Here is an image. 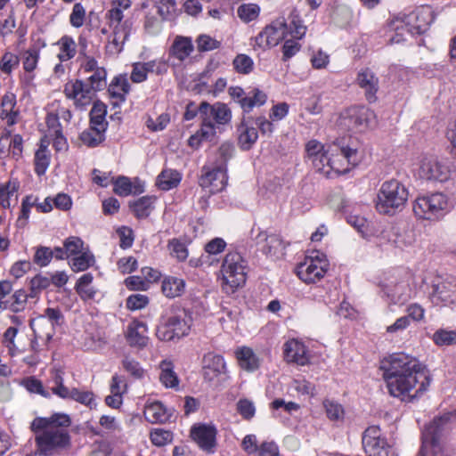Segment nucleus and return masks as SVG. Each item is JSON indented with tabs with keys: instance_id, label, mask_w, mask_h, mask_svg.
I'll list each match as a JSON object with an SVG mask.
<instances>
[{
	"instance_id": "e433bc0d",
	"label": "nucleus",
	"mask_w": 456,
	"mask_h": 456,
	"mask_svg": "<svg viewBox=\"0 0 456 456\" xmlns=\"http://www.w3.org/2000/svg\"><path fill=\"white\" fill-rule=\"evenodd\" d=\"M160 382L167 388H175L178 387L179 379L174 370V365L171 362L163 361L160 365Z\"/></svg>"
},
{
	"instance_id": "79ce46f5",
	"label": "nucleus",
	"mask_w": 456,
	"mask_h": 456,
	"mask_svg": "<svg viewBox=\"0 0 456 456\" xmlns=\"http://www.w3.org/2000/svg\"><path fill=\"white\" fill-rule=\"evenodd\" d=\"M170 323L172 324L176 338H180L189 334L191 330V319L185 314H183V316H171Z\"/></svg>"
},
{
	"instance_id": "f3484780",
	"label": "nucleus",
	"mask_w": 456,
	"mask_h": 456,
	"mask_svg": "<svg viewBox=\"0 0 456 456\" xmlns=\"http://www.w3.org/2000/svg\"><path fill=\"white\" fill-rule=\"evenodd\" d=\"M283 357L288 363L305 366L310 362V354L305 344L296 338L288 340L283 345Z\"/></svg>"
},
{
	"instance_id": "0e129e2a",
	"label": "nucleus",
	"mask_w": 456,
	"mask_h": 456,
	"mask_svg": "<svg viewBox=\"0 0 456 456\" xmlns=\"http://www.w3.org/2000/svg\"><path fill=\"white\" fill-rule=\"evenodd\" d=\"M156 336L162 341H170L176 338L170 323V317L158 326Z\"/></svg>"
},
{
	"instance_id": "13d9d810",
	"label": "nucleus",
	"mask_w": 456,
	"mask_h": 456,
	"mask_svg": "<svg viewBox=\"0 0 456 456\" xmlns=\"http://www.w3.org/2000/svg\"><path fill=\"white\" fill-rule=\"evenodd\" d=\"M151 440L156 446H164L173 440V434L163 428H155L151 432Z\"/></svg>"
},
{
	"instance_id": "b1692460",
	"label": "nucleus",
	"mask_w": 456,
	"mask_h": 456,
	"mask_svg": "<svg viewBox=\"0 0 456 456\" xmlns=\"http://www.w3.org/2000/svg\"><path fill=\"white\" fill-rule=\"evenodd\" d=\"M30 326L35 334V340L31 342V347L35 349L37 340H41L45 344L48 343L54 334V327L49 319L45 316H38L32 320Z\"/></svg>"
},
{
	"instance_id": "c03bdc74",
	"label": "nucleus",
	"mask_w": 456,
	"mask_h": 456,
	"mask_svg": "<svg viewBox=\"0 0 456 456\" xmlns=\"http://www.w3.org/2000/svg\"><path fill=\"white\" fill-rule=\"evenodd\" d=\"M153 202V198L142 197L131 204V208L138 218H144L150 215L152 209Z\"/></svg>"
},
{
	"instance_id": "0eeeda50",
	"label": "nucleus",
	"mask_w": 456,
	"mask_h": 456,
	"mask_svg": "<svg viewBox=\"0 0 456 456\" xmlns=\"http://www.w3.org/2000/svg\"><path fill=\"white\" fill-rule=\"evenodd\" d=\"M130 5V0L111 1V8L108 12L110 25L113 27L112 39L108 45L110 52L119 53L129 36V28L125 23H121V20L124 17L123 12Z\"/></svg>"
},
{
	"instance_id": "393cba45",
	"label": "nucleus",
	"mask_w": 456,
	"mask_h": 456,
	"mask_svg": "<svg viewBox=\"0 0 456 456\" xmlns=\"http://www.w3.org/2000/svg\"><path fill=\"white\" fill-rule=\"evenodd\" d=\"M0 118L7 126H13L20 119V110L16 107V96L12 93H7L2 97Z\"/></svg>"
},
{
	"instance_id": "20e7f679",
	"label": "nucleus",
	"mask_w": 456,
	"mask_h": 456,
	"mask_svg": "<svg viewBox=\"0 0 456 456\" xmlns=\"http://www.w3.org/2000/svg\"><path fill=\"white\" fill-rule=\"evenodd\" d=\"M453 417L452 413H445L426 427L422 436L421 456L453 455V448L449 441Z\"/></svg>"
},
{
	"instance_id": "cd10ccee",
	"label": "nucleus",
	"mask_w": 456,
	"mask_h": 456,
	"mask_svg": "<svg viewBox=\"0 0 456 456\" xmlns=\"http://www.w3.org/2000/svg\"><path fill=\"white\" fill-rule=\"evenodd\" d=\"M20 183L17 180L0 182V206L9 208L17 204Z\"/></svg>"
},
{
	"instance_id": "a18cd8bd",
	"label": "nucleus",
	"mask_w": 456,
	"mask_h": 456,
	"mask_svg": "<svg viewBox=\"0 0 456 456\" xmlns=\"http://www.w3.org/2000/svg\"><path fill=\"white\" fill-rule=\"evenodd\" d=\"M122 367L134 379H142L145 373L139 362L131 356H125L121 362Z\"/></svg>"
},
{
	"instance_id": "09e8293b",
	"label": "nucleus",
	"mask_w": 456,
	"mask_h": 456,
	"mask_svg": "<svg viewBox=\"0 0 456 456\" xmlns=\"http://www.w3.org/2000/svg\"><path fill=\"white\" fill-rule=\"evenodd\" d=\"M63 247L66 257L76 256L88 248V247H85L84 241L79 237L76 236L67 238L63 242Z\"/></svg>"
},
{
	"instance_id": "f257e3e1",
	"label": "nucleus",
	"mask_w": 456,
	"mask_h": 456,
	"mask_svg": "<svg viewBox=\"0 0 456 456\" xmlns=\"http://www.w3.org/2000/svg\"><path fill=\"white\" fill-rule=\"evenodd\" d=\"M383 376L391 395L411 402L423 395L431 384L425 366L403 353L394 354L381 362Z\"/></svg>"
},
{
	"instance_id": "a19ab883",
	"label": "nucleus",
	"mask_w": 456,
	"mask_h": 456,
	"mask_svg": "<svg viewBox=\"0 0 456 456\" xmlns=\"http://www.w3.org/2000/svg\"><path fill=\"white\" fill-rule=\"evenodd\" d=\"M433 342L440 346H451L456 345V330L438 329L432 336Z\"/></svg>"
},
{
	"instance_id": "5fc2aeb1",
	"label": "nucleus",
	"mask_w": 456,
	"mask_h": 456,
	"mask_svg": "<svg viewBox=\"0 0 456 456\" xmlns=\"http://www.w3.org/2000/svg\"><path fill=\"white\" fill-rule=\"evenodd\" d=\"M201 118V126L197 133L204 141H213L216 136L218 126H216L213 121L209 120V118H205L204 117Z\"/></svg>"
},
{
	"instance_id": "3c124183",
	"label": "nucleus",
	"mask_w": 456,
	"mask_h": 456,
	"mask_svg": "<svg viewBox=\"0 0 456 456\" xmlns=\"http://www.w3.org/2000/svg\"><path fill=\"white\" fill-rule=\"evenodd\" d=\"M106 70L104 68L97 69L94 72H92V74L87 78V84L90 88L93 89V92L95 94L97 91L102 90L106 84Z\"/></svg>"
},
{
	"instance_id": "052dcab7",
	"label": "nucleus",
	"mask_w": 456,
	"mask_h": 456,
	"mask_svg": "<svg viewBox=\"0 0 456 456\" xmlns=\"http://www.w3.org/2000/svg\"><path fill=\"white\" fill-rule=\"evenodd\" d=\"M114 191L120 196H127L132 192L141 191V190H133V185L127 177H118L114 182Z\"/></svg>"
},
{
	"instance_id": "aec40b11",
	"label": "nucleus",
	"mask_w": 456,
	"mask_h": 456,
	"mask_svg": "<svg viewBox=\"0 0 456 456\" xmlns=\"http://www.w3.org/2000/svg\"><path fill=\"white\" fill-rule=\"evenodd\" d=\"M200 179V184L208 189L210 193H216L224 190L227 183L226 172L222 167H215L212 170H206Z\"/></svg>"
},
{
	"instance_id": "6e6552de",
	"label": "nucleus",
	"mask_w": 456,
	"mask_h": 456,
	"mask_svg": "<svg viewBox=\"0 0 456 456\" xmlns=\"http://www.w3.org/2000/svg\"><path fill=\"white\" fill-rule=\"evenodd\" d=\"M376 124L373 110L361 106L351 107L343 111L337 120V125L346 131L362 132Z\"/></svg>"
},
{
	"instance_id": "338daca9",
	"label": "nucleus",
	"mask_w": 456,
	"mask_h": 456,
	"mask_svg": "<svg viewBox=\"0 0 456 456\" xmlns=\"http://www.w3.org/2000/svg\"><path fill=\"white\" fill-rule=\"evenodd\" d=\"M196 43L197 48L200 52L212 51L217 49L220 45L217 40L205 34L199 36Z\"/></svg>"
},
{
	"instance_id": "e2e57ef3",
	"label": "nucleus",
	"mask_w": 456,
	"mask_h": 456,
	"mask_svg": "<svg viewBox=\"0 0 456 456\" xmlns=\"http://www.w3.org/2000/svg\"><path fill=\"white\" fill-rule=\"evenodd\" d=\"M39 60V51L37 49H28L23 53V68L26 71L31 72L33 71L37 66Z\"/></svg>"
},
{
	"instance_id": "9b49d317",
	"label": "nucleus",
	"mask_w": 456,
	"mask_h": 456,
	"mask_svg": "<svg viewBox=\"0 0 456 456\" xmlns=\"http://www.w3.org/2000/svg\"><path fill=\"white\" fill-rule=\"evenodd\" d=\"M362 445L368 456H394L391 446L376 426L370 427L364 431Z\"/></svg>"
},
{
	"instance_id": "72a5a7b5",
	"label": "nucleus",
	"mask_w": 456,
	"mask_h": 456,
	"mask_svg": "<svg viewBox=\"0 0 456 456\" xmlns=\"http://www.w3.org/2000/svg\"><path fill=\"white\" fill-rule=\"evenodd\" d=\"M185 289V281L177 277L168 276L162 281L161 289L163 294L169 298L180 297Z\"/></svg>"
},
{
	"instance_id": "f03ea898",
	"label": "nucleus",
	"mask_w": 456,
	"mask_h": 456,
	"mask_svg": "<svg viewBox=\"0 0 456 456\" xmlns=\"http://www.w3.org/2000/svg\"><path fill=\"white\" fill-rule=\"evenodd\" d=\"M306 157L315 170L326 176L332 172L345 174L359 165L364 157L359 142L354 140H338L324 146L316 140L305 145Z\"/></svg>"
},
{
	"instance_id": "1a4fd4ad",
	"label": "nucleus",
	"mask_w": 456,
	"mask_h": 456,
	"mask_svg": "<svg viewBox=\"0 0 456 456\" xmlns=\"http://www.w3.org/2000/svg\"><path fill=\"white\" fill-rule=\"evenodd\" d=\"M450 208L449 198L442 192H436L419 197L413 205V211L417 216L431 220L442 216Z\"/></svg>"
},
{
	"instance_id": "7ed1b4c3",
	"label": "nucleus",
	"mask_w": 456,
	"mask_h": 456,
	"mask_svg": "<svg viewBox=\"0 0 456 456\" xmlns=\"http://www.w3.org/2000/svg\"><path fill=\"white\" fill-rule=\"evenodd\" d=\"M71 420L69 415L55 413L50 418H37L31 423V429L41 434L37 435L36 441L38 449L46 453L53 448H65L69 445V436L64 429L70 425Z\"/></svg>"
},
{
	"instance_id": "774afa93",
	"label": "nucleus",
	"mask_w": 456,
	"mask_h": 456,
	"mask_svg": "<svg viewBox=\"0 0 456 456\" xmlns=\"http://www.w3.org/2000/svg\"><path fill=\"white\" fill-rule=\"evenodd\" d=\"M53 256V251L47 247H39L34 256V261L39 266H46Z\"/></svg>"
},
{
	"instance_id": "412c9836",
	"label": "nucleus",
	"mask_w": 456,
	"mask_h": 456,
	"mask_svg": "<svg viewBox=\"0 0 456 456\" xmlns=\"http://www.w3.org/2000/svg\"><path fill=\"white\" fill-rule=\"evenodd\" d=\"M23 151V140L20 134H12L10 132L4 133L0 137V156L2 158L11 157L19 159Z\"/></svg>"
},
{
	"instance_id": "4be33fe9",
	"label": "nucleus",
	"mask_w": 456,
	"mask_h": 456,
	"mask_svg": "<svg viewBox=\"0 0 456 456\" xmlns=\"http://www.w3.org/2000/svg\"><path fill=\"white\" fill-rule=\"evenodd\" d=\"M192 439L205 451H210L216 444V429L210 425L194 426L191 430Z\"/></svg>"
},
{
	"instance_id": "39448f33",
	"label": "nucleus",
	"mask_w": 456,
	"mask_h": 456,
	"mask_svg": "<svg viewBox=\"0 0 456 456\" xmlns=\"http://www.w3.org/2000/svg\"><path fill=\"white\" fill-rule=\"evenodd\" d=\"M408 190L395 179L384 182L378 193L375 207L379 213L394 215L401 211L408 200Z\"/></svg>"
},
{
	"instance_id": "4c0bfd02",
	"label": "nucleus",
	"mask_w": 456,
	"mask_h": 456,
	"mask_svg": "<svg viewBox=\"0 0 456 456\" xmlns=\"http://www.w3.org/2000/svg\"><path fill=\"white\" fill-rule=\"evenodd\" d=\"M248 96L240 100V105L245 111H250L254 107H259L266 102V94L258 88H254Z\"/></svg>"
},
{
	"instance_id": "69168bd1",
	"label": "nucleus",
	"mask_w": 456,
	"mask_h": 456,
	"mask_svg": "<svg viewBox=\"0 0 456 456\" xmlns=\"http://www.w3.org/2000/svg\"><path fill=\"white\" fill-rule=\"evenodd\" d=\"M237 411L245 419H250L256 413L254 403L248 399H240L236 405Z\"/></svg>"
},
{
	"instance_id": "423d86ee",
	"label": "nucleus",
	"mask_w": 456,
	"mask_h": 456,
	"mask_svg": "<svg viewBox=\"0 0 456 456\" xmlns=\"http://www.w3.org/2000/svg\"><path fill=\"white\" fill-rule=\"evenodd\" d=\"M247 280L246 262L237 252L228 253L221 267V288L228 294H233L242 288Z\"/></svg>"
},
{
	"instance_id": "bf43d9fd",
	"label": "nucleus",
	"mask_w": 456,
	"mask_h": 456,
	"mask_svg": "<svg viewBox=\"0 0 456 456\" xmlns=\"http://www.w3.org/2000/svg\"><path fill=\"white\" fill-rule=\"evenodd\" d=\"M168 250L173 257L178 261H184L188 257V250L183 243L178 240H172L168 242Z\"/></svg>"
},
{
	"instance_id": "603ef678",
	"label": "nucleus",
	"mask_w": 456,
	"mask_h": 456,
	"mask_svg": "<svg viewBox=\"0 0 456 456\" xmlns=\"http://www.w3.org/2000/svg\"><path fill=\"white\" fill-rule=\"evenodd\" d=\"M104 132L105 131H98L90 126L89 129L82 132L80 139L84 144L94 147L98 145L103 140Z\"/></svg>"
},
{
	"instance_id": "58836bf2",
	"label": "nucleus",
	"mask_w": 456,
	"mask_h": 456,
	"mask_svg": "<svg viewBox=\"0 0 456 456\" xmlns=\"http://www.w3.org/2000/svg\"><path fill=\"white\" fill-rule=\"evenodd\" d=\"M129 91V83L126 77H116L109 86L108 92L112 98L119 102L125 101V96Z\"/></svg>"
},
{
	"instance_id": "c756f323",
	"label": "nucleus",
	"mask_w": 456,
	"mask_h": 456,
	"mask_svg": "<svg viewBox=\"0 0 456 456\" xmlns=\"http://www.w3.org/2000/svg\"><path fill=\"white\" fill-rule=\"evenodd\" d=\"M53 50L59 61H67L76 55L77 45L71 37L65 36L53 45Z\"/></svg>"
},
{
	"instance_id": "c9c22d12",
	"label": "nucleus",
	"mask_w": 456,
	"mask_h": 456,
	"mask_svg": "<svg viewBox=\"0 0 456 456\" xmlns=\"http://www.w3.org/2000/svg\"><path fill=\"white\" fill-rule=\"evenodd\" d=\"M180 173L174 169L163 170L157 178V185L163 191H168L176 187L181 182Z\"/></svg>"
},
{
	"instance_id": "7c9ffc66",
	"label": "nucleus",
	"mask_w": 456,
	"mask_h": 456,
	"mask_svg": "<svg viewBox=\"0 0 456 456\" xmlns=\"http://www.w3.org/2000/svg\"><path fill=\"white\" fill-rule=\"evenodd\" d=\"M258 138L256 127L251 126L246 120H242L238 126V142L242 150H249Z\"/></svg>"
},
{
	"instance_id": "2eb2a0df",
	"label": "nucleus",
	"mask_w": 456,
	"mask_h": 456,
	"mask_svg": "<svg viewBox=\"0 0 456 456\" xmlns=\"http://www.w3.org/2000/svg\"><path fill=\"white\" fill-rule=\"evenodd\" d=\"M287 35V25L283 20H277L266 26L256 37V45L261 48L276 46Z\"/></svg>"
},
{
	"instance_id": "864d4df0",
	"label": "nucleus",
	"mask_w": 456,
	"mask_h": 456,
	"mask_svg": "<svg viewBox=\"0 0 456 456\" xmlns=\"http://www.w3.org/2000/svg\"><path fill=\"white\" fill-rule=\"evenodd\" d=\"M19 57L12 52H5L0 59V70L5 74H11L19 65Z\"/></svg>"
},
{
	"instance_id": "473e14b6",
	"label": "nucleus",
	"mask_w": 456,
	"mask_h": 456,
	"mask_svg": "<svg viewBox=\"0 0 456 456\" xmlns=\"http://www.w3.org/2000/svg\"><path fill=\"white\" fill-rule=\"evenodd\" d=\"M193 51V45L190 37L178 36L173 42L170 54L179 61L185 60Z\"/></svg>"
},
{
	"instance_id": "5701e85b",
	"label": "nucleus",
	"mask_w": 456,
	"mask_h": 456,
	"mask_svg": "<svg viewBox=\"0 0 456 456\" xmlns=\"http://www.w3.org/2000/svg\"><path fill=\"white\" fill-rule=\"evenodd\" d=\"M257 243L262 244V251L271 257L279 258L284 255V242L277 235L260 232L257 236Z\"/></svg>"
},
{
	"instance_id": "6ab92c4d",
	"label": "nucleus",
	"mask_w": 456,
	"mask_h": 456,
	"mask_svg": "<svg viewBox=\"0 0 456 456\" xmlns=\"http://www.w3.org/2000/svg\"><path fill=\"white\" fill-rule=\"evenodd\" d=\"M226 372V363L221 355L208 353L202 360V375L205 380L211 382Z\"/></svg>"
},
{
	"instance_id": "f8f14e48",
	"label": "nucleus",
	"mask_w": 456,
	"mask_h": 456,
	"mask_svg": "<svg viewBox=\"0 0 456 456\" xmlns=\"http://www.w3.org/2000/svg\"><path fill=\"white\" fill-rule=\"evenodd\" d=\"M63 93L77 108L90 105L95 95L88 84L81 79L68 81L64 86Z\"/></svg>"
},
{
	"instance_id": "2f4dec72",
	"label": "nucleus",
	"mask_w": 456,
	"mask_h": 456,
	"mask_svg": "<svg viewBox=\"0 0 456 456\" xmlns=\"http://www.w3.org/2000/svg\"><path fill=\"white\" fill-rule=\"evenodd\" d=\"M144 417L151 423H163L169 419L167 410L160 402H152L145 405Z\"/></svg>"
},
{
	"instance_id": "ea45409f",
	"label": "nucleus",
	"mask_w": 456,
	"mask_h": 456,
	"mask_svg": "<svg viewBox=\"0 0 456 456\" xmlns=\"http://www.w3.org/2000/svg\"><path fill=\"white\" fill-rule=\"evenodd\" d=\"M94 264V256L89 248H86L83 252L76 255L71 259V269L74 272H82L88 269Z\"/></svg>"
},
{
	"instance_id": "ddd939ff",
	"label": "nucleus",
	"mask_w": 456,
	"mask_h": 456,
	"mask_svg": "<svg viewBox=\"0 0 456 456\" xmlns=\"http://www.w3.org/2000/svg\"><path fill=\"white\" fill-rule=\"evenodd\" d=\"M452 174L450 167L434 156H425L419 165V175L427 180L447 181Z\"/></svg>"
},
{
	"instance_id": "9d476101",
	"label": "nucleus",
	"mask_w": 456,
	"mask_h": 456,
	"mask_svg": "<svg viewBox=\"0 0 456 456\" xmlns=\"http://www.w3.org/2000/svg\"><path fill=\"white\" fill-rule=\"evenodd\" d=\"M329 263L326 256L320 251H312L304 261L297 265V276L305 283L320 281L328 270Z\"/></svg>"
},
{
	"instance_id": "37998d69",
	"label": "nucleus",
	"mask_w": 456,
	"mask_h": 456,
	"mask_svg": "<svg viewBox=\"0 0 456 456\" xmlns=\"http://www.w3.org/2000/svg\"><path fill=\"white\" fill-rule=\"evenodd\" d=\"M69 399H72L81 404H84L90 409L97 406L94 394L89 390H80L78 388L70 389V395Z\"/></svg>"
},
{
	"instance_id": "a211bd4d",
	"label": "nucleus",
	"mask_w": 456,
	"mask_h": 456,
	"mask_svg": "<svg viewBox=\"0 0 456 456\" xmlns=\"http://www.w3.org/2000/svg\"><path fill=\"white\" fill-rule=\"evenodd\" d=\"M355 83L362 90H363L368 102H376V94L379 88V80L376 73L371 69L363 68L360 69L357 73Z\"/></svg>"
},
{
	"instance_id": "bb28decb",
	"label": "nucleus",
	"mask_w": 456,
	"mask_h": 456,
	"mask_svg": "<svg viewBox=\"0 0 456 456\" xmlns=\"http://www.w3.org/2000/svg\"><path fill=\"white\" fill-rule=\"evenodd\" d=\"M147 327L144 323L134 321L127 326L126 338L131 346L143 347L146 346Z\"/></svg>"
},
{
	"instance_id": "a878e982",
	"label": "nucleus",
	"mask_w": 456,
	"mask_h": 456,
	"mask_svg": "<svg viewBox=\"0 0 456 456\" xmlns=\"http://www.w3.org/2000/svg\"><path fill=\"white\" fill-rule=\"evenodd\" d=\"M433 301L436 304L444 305L456 304V282L443 281L434 286L432 293Z\"/></svg>"
},
{
	"instance_id": "f704fd0d",
	"label": "nucleus",
	"mask_w": 456,
	"mask_h": 456,
	"mask_svg": "<svg viewBox=\"0 0 456 456\" xmlns=\"http://www.w3.org/2000/svg\"><path fill=\"white\" fill-rule=\"evenodd\" d=\"M107 107L103 102H95L90 112L91 126L98 131H105Z\"/></svg>"
},
{
	"instance_id": "4468645a",
	"label": "nucleus",
	"mask_w": 456,
	"mask_h": 456,
	"mask_svg": "<svg viewBox=\"0 0 456 456\" xmlns=\"http://www.w3.org/2000/svg\"><path fill=\"white\" fill-rule=\"evenodd\" d=\"M433 20L432 10L430 7L424 6L406 15L401 22L407 27L411 34L414 35L426 32Z\"/></svg>"
},
{
	"instance_id": "4d7b16f0",
	"label": "nucleus",
	"mask_w": 456,
	"mask_h": 456,
	"mask_svg": "<svg viewBox=\"0 0 456 456\" xmlns=\"http://www.w3.org/2000/svg\"><path fill=\"white\" fill-rule=\"evenodd\" d=\"M254 62L252 59L246 54H238L233 60L234 69L241 74H248L252 71Z\"/></svg>"
},
{
	"instance_id": "de8ad7c7",
	"label": "nucleus",
	"mask_w": 456,
	"mask_h": 456,
	"mask_svg": "<svg viewBox=\"0 0 456 456\" xmlns=\"http://www.w3.org/2000/svg\"><path fill=\"white\" fill-rule=\"evenodd\" d=\"M50 163L49 154L46 146L43 143L35 154V169L37 175H42L45 173Z\"/></svg>"
},
{
	"instance_id": "8fccbe9b",
	"label": "nucleus",
	"mask_w": 456,
	"mask_h": 456,
	"mask_svg": "<svg viewBox=\"0 0 456 456\" xmlns=\"http://www.w3.org/2000/svg\"><path fill=\"white\" fill-rule=\"evenodd\" d=\"M260 8L255 4H243L238 7L237 13L239 18L244 22H249L256 20L259 15Z\"/></svg>"
},
{
	"instance_id": "49530a36",
	"label": "nucleus",
	"mask_w": 456,
	"mask_h": 456,
	"mask_svg": "<svg viewBox=\"0 0 456 456\" xmlns=\"http://www.w3.org/2000/svg\"><path fill=\"white\" fill-rule=\"evenodd\" d=\"M63 373L62 371L56 370L53 372V383L52 392L62 399H68L70 395V389L63 384Z\"/></svg>"
},
{
	"instance_id": "c85d7f7f",
	"label": "nucleus",
	"mask_w": 456,
	"mask_h": 456,
	"mask_svg": "<svg viewBox=\"0 0 456 456\" xmlns=\"http://www.w3.org/2000/svg\"><path fill=\"white\" fill-rule=\"evenodd\" d=\"M240 367L248 371L253 372L260 366V360L254 351L248 346L238 348L235 352Z\"/></svg>"
},
{
	"instance_id": "6e6d98bb",
	"label": "nucleus",
	"mask_w": 456,
	"mask_h": 456,
	"mask_svg": "<svg viewBox=\"0 0 456 456\" xmlns=\"http://www.w3.org/2000/svg\"><path fill=\"white\" fill-rule=\"evenodd\" d=\"M159 13L164 20H173L177 15L175 0H159Z\"/></svg>"
},
{
	"instance_id": "dca6fc26",
	"label": "nucleus",
	"mask_w": 456,
	"mask_h": 456,
	"mask_svg": "<svg viewBox=\"0 0 456 456\" xmlns=\"http://www.w3.org/2000/svg\"><path fill=\"white\" fill-rule=\"evenodd\" d=\"M199 112L201 117L209 118L218 127L229 124L232 119V110L225 103L220 102L214 104L202 102L199 106Z\"/></svg>"
},
{
	"instance_id": "680f3d73",
	"label": "nucleus",
	"mask_w": 456,
	"mask_h": 456,
	"mask_svg": "<svg viewBox=\"0 0 456 456\" xmlns=\"http://www.w3.org/2000/svg\"><path fill=\"white\" fill-rule=\"evenodd\" d=\"M323 406L326 411L327 417L333 421L341 420L344 418L343 407L335 402L325 401Z\"/></svg>"
}]
</instances>
